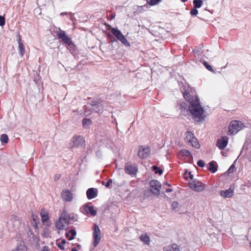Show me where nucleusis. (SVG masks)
<instances>
[{"label": "nucleus", "mask_w": 251, "mask_h": 251, "mask_svg": "<svg viewBox=\"0 0 251 251\" xmlns=\"http://www.w3.org/2000/svg\"><path fill=\"white\" fill-rule=\"evenodd\" d=\"M184 98L189 102L188 110L193 115L195 120L197 122H200L204 120V109L201 105L199 98L197 96L192 97L190 94L187 91L183 93Z\"/></svg>", "instance_id": "f257e3e1"}, {"label": "nucleus", "mask_w": 251, "mask_h": 251, "mask_svg": "<svg viewBox=\"0 0 251 251\" xmlns=\"http://www.w3.org/2000/svg\"><path fill=\"white\" fill-rule=\"evenodd\" d=\"M104 103L105 101L100 100H91L87 105L84 106V114L88 116L94 112L99 114H102Z\"/></svg>", "instance_id": "f03ea898"}, {"label": "nucleus", "mask_w": 251, "mask_h": 251, "mask_svg": "<svg viewBox=\"0 0 251 251\" xmlns=\"http://www.w3.org/2000/svg\"><path fill=\"white\" fill-rule=\"evenodd\" d=\"M244 127V124L242 122L232 121L228 126V132L231 135L235 134Z\"/></svg>", "instance_id": "7ed1b4c3"}, {"label": "nucleus", "mask_w": 251, "mask_h": 251, "mask_svg": "<svg viewBox=\"0 0 251 251\" xmlns=\"http://www.w3.org/2000/svg\"><path fill=\"white\" fill-rule=\"evenodd\" d=\"M189 187L196 192H201L204 190L205 185L198 179H194V180L189 183Z\"/></svg>", "instance_id": "20e7f679"}, {"label": "nucleus", "mask_w": 251, "mask_h": 251, "mask_svg": "<svg viewBox=\"0 0 251 251\" xmlns=\"http://www.w3.org/2000/svg\"><path fill=\"white\" fill-rule=\"evenodd\" d=\"M149 184L151 187L150 189L151 193L155 196L159 195L161 188L160 182L157 180L152 179L150 181Z\"/></svg>", "instance_id": "39448f33"}, {"label": "nucleus", "mask_w": 251, "mask_h": 251, "mask_svg": "<svg viewBox=\"0 0 251 251\" xmlns=\"http://www.w3.org/2000/svg\"><path fill=\"white\" fill-rule=\"evenodd\" d=\"M72 142V148L82 147L85 145V140L84 138L80 135H75L71 140Z\"/></svg>", "instance_id": "423d86ee"}, {"label": "nucleus", "mask_w": 251, "mask_h": 251, "mask_svg": "<svg viewBox=\"0 0 251 251\" xmlns=\"http://www.w3.org/2000/svg\"><path fill=\"white\" fill-rule=\"evenodd\" d=\"M93 236L94 238L93 245L96 247L100 240V230L96 224H95L94 226Z\"/></svg>", "instance_id": "0eeeda50"}, {"label": "nucleus", "mask_w": 251, "mask_h": 251, "mask_svg": "<svg viewBox=\"0 0 251 251\" xmlns=\"http://www.w3.org/2000/svg\"><path fill=\"white\" fill-rule=\"evenodd\" d=\"M66 216V211H63L59 219L58 223H57L55 225L57 229L62 230L64 228V223L69 224V220L67 219Z\"/></svg>", "instance_id": "6e6552de"}, {"label": "nucleus", "mask_w": 251, "mask_h": 251, "mask_svg": "<svg viewBox=\"0 0 251 251\" xmlns=\"http://www.w3.org/2000/svg\"><path fill=\"white\" fill-rule=\"evenodd\" d=\"M150 152V149L148 147L142 146L139 147L137 155L140 158L144 159L149 157Z\"/></svg>", "instance_id": "1a4fd4ad"}, {"label": "nucleus", "mask_w": 251, "mask_h": 251, "mask_svg": "<svg viewBox=\"0 0 251 251\" xmlns=\"http://www.w3.org/2000/svg\"><path fill=\"white\" fill-rule=\"evenodd\" d=\"M58 39L61 40V41L66 44L71 39L66 34L65 31L61 30L60 28H58V30L56 32Z\"/></svg>", "instance_id": "9d476101"}, {"label": "nucleus", "mask_w": 251, "mask_h": 251, "mask_svg": "<svg viewBox=\"0 0 251 251\" xmlns=\"http://www.w3.org/2000/svg\"><path fill=\"white\" fill-rule=\"evenodd\" d=\"M125 171L126 174L131 176H135L138 172V167L132 165L126 164Z\"/></svg>", "instance_id": "9b49d317"}, {"label": "nucleus", "mask_w": 251, "mask_h": 251, "mask_svg": "<svg viewBox=\"0 0 251 251\" xmlns=\"http://www.w3.org/2000/svg\"><path fill=\"white\" fill-rule=\"evenodd\" d=\"M234 186L230 185V187L226 190H221L220 191L221 196L224 198H230L233 196L234 193Z\"/></svg>", "instance_id": "f8f14e48"}, {"label": "nucleus", "mask_w": 251, "mask_h": 251, "mask_svg": "<svg viewBox=\"0 0 251 251\" xmlns=\"http://www.w3.org/2000/svg\"><path fill=\"white\" fill-rule=\"evenodd\" d=\"M61 196L66 201H71L73 199V194L69 190H63L61 193Z\"/></svg>", "instance_id": "ddd939ff"}, {"label": "nucleus", "mask_w": 251, "mask_h": 251, "mask_svg": "<svg viewBox=\"0 0 251 251\" xmlns=\"http://www.w3.org/2000/svg\"><path fill=\"white\" fill-rule=\"evenodd\" d=\"M228 138L226 136L222 137L217 140L216 146L220 150L224 149L227 145Z\"/></svg>", "instance_id": "4468645a"}, {"label": "nucleus", "mask_w": 251, "mask_h": 251, "mask_svg": "<svg viewBox=\"0 0 251 251\" xmlns=\"http://www.w3.org/2000/svg\"><path fill=\"white\" fill-rule=\"evenodd\" d=\"M41 217V221L42 223L47 226H50L51 225V222L49 220V215L47 212L45 211L42 210L40 213Z\"/></svg>", "instance_id": "2eb2a0df"}, {"label": "nucleus", "mask_w": 251, "mask_h": 251, "mask_svg": "<svg viewBox=\"0 0 251 251\" xmlns=\"http://www.w3.org/2000/svg\"><path fill=\"white\" fill-rule=\"evenodd\" d=\"M98 190L96 188H90L86 191L87 197L89 200H91L97 196Z\"/></svg>", "instance_id": "dca6fc26"}, {"label": "nucleus", "mask_w": 251, "mask_h": 251, "mask_svg": "<svg viewBox=\"0 0 251 251\" xmlns=\"http://www.w3.org/2000/svg\"><path fill=\"white\" fill-rule=\"evenodd\" d=\"M84 209L86 214H90L91 216H95L97 214V211L93 206H89L88 203L84 205Z\"/></svg>", "instance_id": "f3484780"}, {"label": "nucleus", "mask_w": 251, "mask_h": 251, "mask_svg": "<svg viewBox=\"0 0 251 251\" xmlns=\"http://www.w3.org/2000/svg\"><path fill=\"white\" fill-rule=\"evenodd\" d=\"M208 170L212 173L217 172L218 170V165L215 161H210L209 164Z\"/></svg>", "instance_id": "a211bd4d"}, {"label": "nucleus", "mask_w": 251, "mask_h": 251, "mask_svg": "<svg viewBox=\"0 0 251 251\" xmlns=\"http://www.w3.org/2000/svg\"><path fill=\"white\" fill-rule=\"evenodd\" d=\"M66 45L67 46V47L68 49L69 50L71 54H74L75 53L76 46L72 40L67 43Z\"/></svg>", "instance_id": "6ab92c4d"}, {"label": "nucleus", "mask_w": 251, "mask_h": 251, "mask_svg": "<svg viewBox=\"0 0 251 251\" xmlns=\"http://www.w3.org/2000/svg\"><path fill=\"white\" fill-rule=\"evenodd\" d=\"M76 232L75 229H71L68 232H66L65 236L68 238V240L71 241L75 238Z\"/></svg>", "instance_id": "aec40b11"}, {"label": "nucleus", "mask_w": 251, "mask_h": 251, "mask_svg": "<svg viewBox=\"0 0 251 251\" xmlns=\"http://www.w3.org/2000/svg\"><path fill=\"white\" fill-rule=\"evenodd\" d=\"M180 153L183 156L188 157L190 162L193 160V157L189 151L186 149L181 150Z\"/></svg>", "instance_id": "412c9836"}, {"label": "nucleus", "mask_w": 251, "mask_h": 251, "mask_svg": "<svg viewBox=\"0 0 251 251\" xmlns=\"http://www.w3.org/2000/svg\"><path fill=\"white\" fill-rule=\"evenodd\" d=\"M164 251H180L179 248L176 244H172L163 248Z\"/></svg>", "instance_id": "4be33fe9"}, {"label": "nucleus", "mask_w": 251, "mask_h": 251, "mask_svg": "<svg viewBox=\"0 0 251 251\" xmlns=\"http://www.w3.org/2000/svg\"><path fill=\"white\" fill-rule=\"evenodd\" d=\"M82 124L84 128L88 129L92 124V121L90 119L85 118L82 119Z\"/></svg>", "instance_id": "5701e85b"}, {"label": "nucleus", "mask_w": 251, "mask_h": 251, "mask_svg": "<svg viewBox=\"0 0 251 251\" xmlns=\"http://www.w3.org/2000/svg\"><path fill=\"white\" fill-rule=\"evenodd\" d=\"M110 29L112 33L117 39H118L123 34L121 31L117 28L110 26Z\"/></svg>", "instance_id": "b1692460"}, {"label": "nucleus", "mask_w": 251, "mask_h": 251, "mask_svg": "<svg viewBox=\"0 0 251 251\" xmlns=\"http://www.w3.org/2000/svg\"><path fill=\"white\" fill-rule=\"evenodd\" d=\"M27 248L24 243H20L12 251H26Z\"/></svg>", "instance_id": "393cba45"}, {"label": "nucleus", "mask_w": 251, "mask_h": 251, "mask_svg": "<svg viewBox=\"0 0 251 251\" xmlns=\"http://www.w3.org/2000/svg\"><path fill=\"white\" fill-rule=\"evenodd\" d=\"M185 135L186 137L185 140L186 142L190 143L191 142H193V140L195 139L193 133L190 131L187 132Z\"/></svg>", "instance_id": "a878e982"}, {"label": "nucleus", "mask_w": 251, "mask_h": 251, "mask_svg": "<svg viewBox=\"0 0 251 251\" xmlns=\"http://www.w3.org/2000/svg\"><path fill=\"white\" fill-rule=\"evenodd\" d=\"M117 40H119L126 47H129L130 46V43L128 42L123 34H122L121 36L117 39Z\"/></svg>", "instance_id": "bb28decb"}, {"label": "nucleus", "mask_w": 251, "mask_h": 251, "mask_svg": "<svg viewBox=\"0 0 251 251\" xmlns=\"http://www.w3.org/2000/svg\"><path fill=\"white\" fill-rule=\"evenodd\" d=\"M140 239L146 245H149L150 243V237L147 234L141 235L140 236Z\"/></svg>", "instance_id": "cd10ccee"}, {"label": "nucleus", "mask_w": 251, "mask_h": 251, "mask_svg": "<svg viewBox=\"0 0 251 251\" xmlns=\"http://www.w3.org/2000/svg\"><path fill=\"white\" fill-rule=\"evenodd\" d=\"M9 138L6 134H2L0 137V141L2 145L8 143Z\"/></svg>", "instance_id": "c85d7f7f"}, {"label": "nucleus", "mask_w": 251, "mask_h": 251, "mask_svg": "<svg viewBox=\"0 0 251 251\" xmlns=\"http://www.w3.org/2000/svg\"><path fill=\"white\" fill-rule=\"evenodd\" d=\"M193 3L194 7L199 8L202 6L203 4V1L202 0H194Z\"/></svg>", "instance_id": "c756f323"}, {"label": "nucleus", "mask_w": 251, "mask_h": 251, "mask_svg": "<svg viewBox=\"0 0 251 251\" xmlns=\"http://www.w3.org/2000/svg\"><path fill=\"white\" fill-rule=\"evenodd\" d=\"M152 169L154 171V173L155 174H158L159 175H161L163 173V170L156 165L153 166L152 167Z\"/></svg>", "instance_id": "7c9ffc66"}, {"label": "nucleus", "mask_w": 251, "mask_h": 251, "mask_svg": "<svg viewBox=\"0 0 251 251\" xmlns=\"http://www.w3.org/2000/svg\"><path fill=\"white\" fill-rule=\"evenodd\" d=\"M19 54L21 56H23L25 51V46L23 43L19 44Z\"/></svg>", "instance_id": "2f4dec72"}, {"label": "nucleus", "mask_w": 251, "mask_h": 251, "mask_svg": "<svg viewBox=\"0 0 251 251\" xmlns=\"http://www.w3.org/2000/svg\"><path fill=\"white\" fill-rule=\"evenodd\" d=\"M190 143H191L192 146L196 149H198L200 147L199 142L197 141V139L195 138L194 140H193V142H191Z\"/></svg>", "instance_id": "473e14b6"}, {"label": "nucleus", "mask_w": 251, "mask_h": 251, "mask_svg": "<svg viewBox=\"0 0 251 251\" xmlns=\"http://www.w3.org/2000/svg\"><path fill=\"white\" fill-rule=\"evenodd\" d=\"M161 0H147V2L150 5H155L158 4Z\"/></svg>", "instance_id": "72a5a7b5"}, {"label": "nucleus", "mask_w": 251, "mask_h": 251, "mask_svg": "<svg viewBox=\"0 0 251 251\" xmlns=\"http://www.w3.org/2000/svg\"><path fill=\"white\" fill-rule=\"evenodd\" d=\"M66 243L65 239H62L61 241V244H57V247L61 250H64L65 247L64 245Z\"/></svg>", "instance_id": "f704fd0d"}, {"label": "nucleus", "mask_w": 251, "mask_h": 251, "mask_svg": "<svg viewBox=\"0 0 251 251\" xmlns=\"http://www.w3.org/2000/svg\"><path fill=\"white\" fill-rule=\"evenodd\" d=\"M203 64L208 71L214 72V70L212 67L206 61H204L203 62Z\"/></svg>", "instance_id": "c9c22d12"}, {"label": "nucleus", "mask_w": 251, "mask_h": 251, "mask_svg": "<svg viewBox=\"0 0 251 251\" xmlns=\"http://www.w3.org/2000/svg\"><path fill=\"white\" fill-rule=\"evenodd\" d=\"M198 14L197 8L193 7L190 11V14L192 16H196Z\"/></svg>", "instance_id": "e433bc0d"}, {"label": "nucleus", "mask_w": 251, "mask_h": 251, "mask_svg": "<svg viewBox=\"0 0 251 251\" xmlns=\"http://www.w3.org/2000/svg\"><path fill=\"white\" fill-rule=\"evenodd\" d=\"M5 24V18L3 16L0 15V26H3Z\"/></svg>", "instance_id": "4c0bfd02"}, {"label": "nucleus", "mask_w": 251, "mask_h": 251, "mask_svg": "<svg viewBox=\"0 0 251 251\" xmlns=\"http://www.w3.org/2000/svg\"><path fill=\"white\" fill-rule=\"evenodd\" d=\"M197 165L200 167L202 168L204 167L205 163L202 160H199L197 162Z\"/></svg>", "instance_id": "58836bf2"}, {"label": "nucleus", "mask_w": 251, "mask_h": 251, "mask_svg": "<svg viewBox=\"0 0 251 251\" xmlns=\"http://www.w3.org/2000/svg\"><path fill=\"white\" fill-rule=\"evenodd\" d=\"M235 169V165L234 164H232L227 170L228 174L233 173Z\"/></svg>", "instance_id": "ea45409f"}, {"label": "nucleus", "mask_w": 251, "mask_h": 251, "mask_svg": "<svg viewBox=\"0 0 251 251\" xmlns=\"http://www.w3.org/2000/svg\"><path fill=\"white\" fill-rule=\"evenodd\" d=\"M179 106H180L181 108L184 109V110L187 109V105L185 102H182Z\"/></svg>", "instance_id": "a19ab883"}, {"label": "nucleus", "mask_w": 251, "mask_h": 251, "mask_svg": "<svg viewBox=\"0 0 251 251\" xmlns=\"http://www.w3.org/2000/svg\"><path fill=\"white\" fill-rule=\"evenodd\" d=\"M178 205V203L176 201H174L172 202V206L173 209H176Z\"/></svg>", "instance_id": "79ce46f5"}, {"label": "nucleus", "mask_w": 251, "mask_h": 251, "mask_svg": "<svg viewBox=\"0 0 251 251\" xmlns=\"http://www.w3.org/2000/svg\"><path fill=\"white\" fill-rule=\"evenodd\" d=\"M112 183V180L109 179L105 184V186L107 188H109L110 184Z\"/></svg>", "instance_id": "37998d69"}, {"label": "nucleus", "mask_w": 251, "mask_h": 251, "mask_svg": "<svg viewBox=\"0 0 251 251\" xmlns=\"http://www.w3.org/2000/svg\"><path fill=\"white\" fill-rule=\"evenodd\" d=\"M66 213L67 214L66 217L67 218V219L69 220V222H70V221L73 220L74 219V216H71L66 211Z\"/></svg>", "instance_id": "c03bdc74"}, {"label": "nucleus", "mask_w": 251, "mask_h": 251, "mask_svg": "<svg viewBox=\"0 0 251 251\" xmlns=\"http://www.w3.org/2000/svg\"><path fill=\"white\" fill-rule=\"evenodd\" d=\"M61 175L60 174H56L54 176V179L55 181L58 180L60 178Z\"/></svg>", "instance_id": "a18cd8bd"}, {"label": "nucleus", "mask_w": 251, "mask_h": 251, "mask_svg": "<svg viewBox=\"0 0 251 251\" xmlns=\"http://www.w3.org/2000/svg\"><path fill=\"white\" fill-rule=\"evenodd\" d=\"M36 74L37 75L36 77L35 76H34V81H37L38 80L40 79V76L39 75V74H38V73L37 72H36Z\"/></svg>", "instance_id": "49530a36"}, {"label": "nucleus", "mask_w": 251, "mask_h": 251, "mask_svg": "<svg viewBox=\"0 0 251 251\" xmlns=\"http://www.w3.org/2000/svg\"><path fill=\"white\" fill-rule=\"evenodd\" d=\"M189 178H190L191 179H192V180H194V179H193V177H194V176H193V175L191 174V172H189Z\"/></svg>", "instance_id": "de8ad7c7"}, {"label": "nucleus", "mask_w": 251, "mask_h": 251, "mask_svg": "<svg viewBox=\"0 0 251 251\" xmlns=\"http://www.w3.org/2000/svg\"><path fill=\"white\" fill-rule=\"evenodd\" d=\"M18 44H20V43H22V39H21V37L20 35H19L18 38Z\"/></svg>", "instance_id": "09e8293b"}, {"label": "nucleus", "mask_w": 251, "mask_h": 251, "mask_svg": "<svg viewBox=\"0 0 251 251\" xmlns=\"http://www.w3.org/2000/svg\"><path fill=\"white\" fill-rule=\"evenodd\" d=\"M42 251H48V247L47 246H44Z\"/></svg>", "instance_id": "8fccbe9b"}, {"label": "nucleus", "mask_w": 251, "mask_h": 251, "mask_svg": "<svg viewBox=\"0 0 251 251\" xmlns=\"http://www.w3.org/2000/svg\"><path fill=\"white\" fill-rule=\"evenodd\" d=\"M199 48H195L193 51L194 52L198 53L199 51Z\"/></svg>", "instance_id": "3c124183"}, {"label": "nucleus", "mask_w": 251, "mask_h": 251, "mask_svg": "<svg viewBox=\"0 0 251 251\" xmlns=\"http://www.w3.org/2000/svg\"><path fill=\"white\" fill-rule=\"evenodd\" d=\"M172 191H173V190L172 189H167L166 190V192H167V193L171 192Z\"/></svg>", "instance_id": "603ef678"}, {"label": "nucleus", "mask_w": 251, "mask_h": 251, "mask_svg": "<svg viewBox=\"0 0 251 251\" xmlns=\"http://www.w3.org/2000/svg\"><path fill=\"white\" fill-rule=\"evenodd\" d=\"M68 14V13L67 12H62V13H61L60 14V16H63V15H67Z\"/></svg>", "instance_id": "864d4df0"}, {"label": "nucleus", "mask_w": 251, "mask_h": 251, "mask_svg": "<svg viewBox=\"0 0 251 251\" xmlns=\"http://www.w3.org/2000/svg\"><path fill=\"white\" fill-rule=\"evenodd\" d=\"M221 153L224 156H227V154L226 152H225L224 151H222L221 152Z\"/></svg>", "instance_id": "5fc2aeb1"}, {"label": "nucleus", "mask_w": 251, "mask_h": 251, "mask_svg": "<svg viewBox=\"0 0 251 251\" xmlns=\"http://www.w3.org/2000/svg\"><path fill=\"white\" fill-rule=\"evenodd\" d=\"M76 247L78 250H80L81 249V246L80 244H77Z\"/></svg>", "instance_id": "6e6d98bb"}, {"label": "nucleus", "mask_w": 251, "mask_h": 251, "mask_svg": "<svg viewBox=\"0 0 251 251\" xmlns=\"http://www.w3.org/2000/svg\"><path fill=\"white\" fill-rule=\"evenodd\" d=\"M164 184H165V185H167V186H171V184H169V183H168L167 182H165L164 183Z\"/></svg>", "instance_id": "4d7b16f0"}, {"label": "nucleus", "mask_w": 251, "mask_h": 251, "mask_svg": "<svg viewBox=\"0 0 251 251\" xmlns=\"http://www.w3.org/2000/svg\"><path fill=\"white\" fill-rule=\"evenodd\" d=\"M71 251H78L75 248H73L72 249Z\"/></svg>", "instance_id": "13d9d810"}, {"label": "nucleus", "mask_w": 251, "mask_h": 251, "mask_svg": "<svg viewBox=\"0 0 251 251\" xmlns=\"http://www.w3.org/2000/svg\"><path fill=\"white\" fill-rule=\"evenodd\" d=\"M115 15L112 14V15H111V19H114V18H115Z\"/></svg>", "instance_id": "bf43d9fd"}, {"label": "nucleus", "mask_w": 251, "mask_h": 251, "mask_svg": "<svg viewBox=\"0 0 251 251\" xmlns=\"http://www.w3.org/2000/svg\"><path fill=\"white\" fill-rule=\"evenodd\" d=\"M107 37H108V38H112V36H111V35H110V34H108V35H107Z\"/></svg>", "instance_id": "052dcab7"}, {"label": "nucleus", "mask_w": 251, "mask_h": 251, "mask_svg": "<svg viewBox=\"0 0 251 251\" xmlns=\"http://www.w3.org/2000/svg\"><path fill=\"white\" fill-rule=\"evenodd\" d=\"M181 1L183 2H185L187 1V0H181Z\"/></svg>", "instance_id": "680f3d73"}, {"label": "nucleus", "mask_w": 251, "mask_h": 251, "mask_svg": "<svg viewBox=\"0 0 251 251\" xmlns=\"http://www.w3.org/2000/svg\"><path fill=\"white\" fill-rule=\"evenodd\" d=\"M105 183H105V182H104V181H102V182H101V184H102V185H105Z\"/></svg>", "instance_id": "e2e57ef3"}, {"label": "nucleus", "mask_w": 251, "mask_h": 251, "mask_svg": "<svg viewBox=\"0 0 251 251\" xmlns=\"http://www.w3.org/2000/svg\"><path fill=\"white\" fill-rule=\"evenodd\" d=\"M114 41H116V40L114 39V40L112 41V42H114Z\"/></svg>", "instance_id": "0e129e2a"}]
</instances>
